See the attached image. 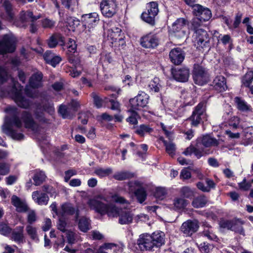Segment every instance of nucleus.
Masks as SVG:
<instances>
[{
  "mask_svg": "<svg viewBox=\"0 0 253 253\" xmlns=\"http://www.w3.org/2000/svg\"><path fill=\"white\" fill-rule=\"evenodd\" d=\"M5 112L8 113L11 117L10 118L7 116L5 117L4 124L2 126V130L13 139L21 140L24 138V135L22 133L18 132L17 130L13 129L14 126L17 128H20L22 126V121L26 128H30L33 130L37 128V125L30 112L23 111L20 119L18 117L19 114L18 110L15 107L9 106L5 109Z\"/></svg>",
  "mask_w": 253,
  "mask_h": 253,
  "instance_id": "1",
  "label": "nucleus"
},
{
  "mask_svg": "<svg viewBox=\"0 0 253 253\" xmlns=\"http://www.w3.org/2000/svg\"><path fill=\"white\" fill-rule=\"evenodd\" d=\"M108 198L103 194H98L89 199L87 205L91 210L101 215L107 214L109 217L119 216V222L121 224H127L132 221V215L126 210L121 211L114 204L107 203Z\"/></svg>",
  "mask_w": 253,
  "mask_h": 253,
  "instance_id": "2",
  "label": "nucleus"
},
{
  "mask_svg": "<svg viewBox=\"0 0 253 253\" xmlns=\"http://www.w3.org/2000/svg\"><path fill=\"white\" fill-rule=\"evenodd\" d=\"M164 234L155 232L152 235L143 234L139 236L137 244L142 251H152L154 248H159L165 244Z\"/></svg>",
  "mask_w": 253,
  "mask_h": 253,
  "instance_id": "3",
  "label": "nucleus"
},
{
  "mask_svg": "<svg viewBox=\"0 0 253 253\" xmlns=\"http://www.w3.org/2000/svg\"><path fill=\"white\" fill-rule=\"evenodd\" d=\"M10 79L12 87L10 90L7 91V94L14 99L18 106L24 109L28 108L31 105V102L22 95V86L14 78H10Z\"/></svg>",
  "mask_w": 253,
  "mask_h": 253,
  "instance_id": "4",
  "label": "nucleus"
},
{
  "mask_svg": "<svg viewBox=\"0 0 253 253\" xmlns=\"http://www.w3.org/2000/svg\"><path fill=\"white\" fill-rule=\"evenodd\" d=\"M201 21L197 17L193 20L192 27L196 34L197 47L199 49L208 48L210 47L209 37L207 32L201 28Z\"/></svg>",
  "mask_w": 253,
  "mask_h": 253,
  "instance_id": "5",
  "label": "nucleus"
},
{
  "mask_svg": "<svg viewBox=\"0 0 253 253\" xmlns=\"http://www.w3.org/2000/svg\"><path fill=\"white\" fill-rule=\"evenodd\" d=\"M39 111H45L50 115H52L54 113L55 109L53 107V104L52 102L49 101V97L47 96L42 97L41 103L37 105L35 114L36 119L41 123L49 124V120L46 119L43 116L42 113L40 114L38 112Z\"/></svg>",
  "mask_w": 253,
  "mask_h": 253,
  "instance_id": "6",
  "label": "nucleus"
},
{
  "mask_svg": "<svg viewBox=\"0 0 253 253\" xmlns=\"http://www.w3.org/2000/svg\"><path fill=\"white\" fill-rule=\"evenodd\" d=\"M16 39L12 35H3L0 41V53L4 54L14 52L16 49Z\"/></svg>",
  "mask_w": 253,
  "mask_h": 253,
  "instance_id": "7",
  "label": "nucleus"
},
{
  "mask_svg": "<svg viewBox=\"0 0 253 253\" xmlns=\"http://www.w3.org/2000/svg\"><path fill=\"white\" fill-rule=\"evenodd\" d=\"M206 102H200L195 107L190 118L192 126H197L203 120L206 119Z\"/></svg>",
  "mask_w": 253,
  "mask_h": 253,
  "instance_id": "8",
  "label": "nucleus"
},
{
  "mask_svg": "<svg viewBox=\"0 0 253 253\" xmlns=\"http://www.w3.org/2000/svg\"><path fill=\"white\" fill-rule=\"evenodd\" d=\"M158 12V3L155 1H152L147 4V11L142 13L141 17L144 21L151 25H154L155 24V17Z\"/></svg>",
  "mask_w": 253,
  "mask_h": 253,
  "instance_id": "9",
  "label": "nucleus"
},
{
  "mask_svg": "<svg viewBox=\"0 0 253 253\" xmlns=\"http://www.w3.org/2000/svg\"><path fill=\"white\" fill-rule=\"evenodd\" d=\"M100 8L104 17L111 18L117 12V2L116 0H102L100 4Z\"/></svg>",
  "mask_w": 253,
  "mask_h": 253,
  "instance_id": "10",
  "label": "nucleus"
},
{
  "mask_svg": "<svg viewBox=\"0 0 253 253\" xmlns=\"http://www.w3.org/2000/svg\"><path fill=\"white\" fill-rule=\"evenodd\" d=\"M81 209L79 206L74 207L70 203H64L60 205V212H58L59 217H65L66 215L75 214V219L77 220L80 217Z\"/></svg>",
  "mask_w": 253,
  "mask_h": 253,
  "instance_id": "11",
  "label": "nucleus"
},
{
  "mask_svg": "<svg viewBox=\"0 0 253 253\" xmlns=\"http://www.w3.org/2000/svg\"><path fill=\"white\" fill-rule=\"evenodd\" d=\"M149 96L144 92H140L133 98L129 100V103L134 114H135V110H138L146 106L148 103Z\"/></svg>",
  "mask_w": 253,
  "mask_h": 253,
  "instance_id": "12",
  "label": "nucleus"
},
{
  "mask_svg": "<svg viewBox=\"0 0 253 253\" xmlns=\"http://www.w3.org/2000/svg\"><path fill=\"white\" fill-rule=\"evenodd\" d=\"M84 25L88 32H91L99 21V15L96 12H92L82 15Z\"/></svg>",
  "mask_w": 253,
  "mask_h": 253,
  "instance_id": "13",
  "label": "nucleus"
},
{
  "mask_svg": "<svg viewBox=\"0 0 253 253\" xmlns=\"http://www.w3.org/2000/svg\"><path fill=\"white\" fill-rule=\"evenodd\" d=\"M40 18V16H34L30 11H22L19 15V20L14 22V24L18 27L26 28L29 21L34 22Z\"/></svg>",
  "mask_w": 253,
  "mask_h": 253,
  "instance_id": "14",
  "label": "nucleus"
},
{
  "mask_svg": "<svg viewBox=\"0 0 253 253\" xmlns=\"http://www.w3.org/2000/svg\"><path fill=\"white\" fill-rule=\"evenodd\" d=\"M208 78V77L205 69L199 64H194L193 79L195 83L202 85L207 82Z\"/></svg>",
  "mask_w": 253,
  "mask_h": 253,
  "instance_id": "15",
  "label": "nucleus"
},
{
  "mask_svg": "<svg viewBox=\"0 0 253 253\" xmlns=\"http://www.w3.org/2000/svg\"><path fill=\"white\" fill-rule=\"evenodd\" d=\"M193 12L201 22L208 21L212 16L211 11L209 8L199 4L194 6Z\"/></svg>",
  "mask_w": 253,
  "mask_h": 253,
  "instance_id": "16",
  "label": "nucleus"
},
{
  "mask_svg": "<svg viewBox=\"0 0 253 253\" xmlns=\"http://www.w3.org/2000/svg\"><path fill=\"white\" fill-rule=\"evenodd\" d=\"M187 24L188 21L185 19L178 18L172 24L171 31L175 36L179 38L184 37L186 34Z\"/></svg>",
  "mask_w": 253,
  "mask_h": 253,
  "instance_id": "17",
  "label": "nucleus"
},
{
  "mask_svg": "<svg viewBox=\"0 0 253 253\" xmlns=\"http://www.w3.org/2000/svg\"><path fill=\"white\" fill-rule=\"evenodd\" d=\"M171 73L173 78L180 82H186L190 76V70L186 67H181L173 69Z\"/></svg>",
  "mask_w": 253,
  "mask_h": 253,
  "instance_id": "18",
  "label": "nucleus"
},
{
  "mask_svg": "<svg viewBox=\"0 0 253 253\" xmlns=\"http://www.w3.org/2000/svg\"><path fill=\"white\" fill-rule=\"evenodd\" d=\"M199 228L197 220H188L183 222L181 226L180 231L186 236H190L196 232Z\"/></svg>",
  "mask_w": 253,
  "mask_h": 253,
  "instance_id": "19",
  "label": "nucleus"
},
{
  "mask_svg": "<svg viewBox=\"0 0 253 253\" xmlns=\"http://www.w3.org/2000/svg\"><path fill=\"white\" fill-rule=\"evenodd\" d=\"M2 6L5 10V13H0V17L3 20L9 22H13L15 21V13L11 2L8 0L3 1Z\"/></svg>",
  "mask_w": 253,
  "mask_h": 253,
  "instance_id": "20",
  "label": "nucleus"
},
{
  "mask_svg": "<svg viewBox=\"0 0 253 253\" xmlns=\"http://www.w3.org/2000/svg\"><path fill=\"white\" fill-rule=\"evenodd\" d=\"M159 44V40L156 35L148 34L141 38V44L145 48H155Z\"/></svg>",
  "mask_w": 253,
  "mask_h": 253,
  "instance_id": "21",
  "label": "nucleus"
},
{
  "mask_svg": "<svg viewBox=\"0 0 253 253\" xmlns=\"http://www.w3.org/2000/svg\"><path fill=\"white\" fill-rule=\"evenodd\" d=\"M171 62L175 65H179L185 58L184 51L180 48H175L171 50L169 54Z\"/></svg>",
  "mask_w": 253,
  "mask_h": 253,
  "instance_id": "22",
  "label": "nucleus"
},
{
  "mask_svg": "<svg viewBox=\"0 0 253 253\" xmlns=\"http://www.w3.org/2000/svg\"><path fill=\"white\" fill-rule=\"evenodd\" d=\"M32 198L34 201L40 205H46L49 201V197L44 193L36 191L32 193Z\"/></svg>",
  "mask_w": 253,
  "mask_h": 253,
  "instance_id": "23",
  "label": "nucleus"
},
{
  "mask_svg": "<svg viewBox=\"0 0 253 253\" xmlns=\"http://www.w3.org/2000/svg\"><path fill=\"white\" fill-rule=\"evenodd\" d=\"M43 75L40 71L34 73L29 80L30 87L33 88H38L42 85Z\"/></svg>",
  "mask_w": 253,
  "mask_h": 253,
  "instance_id": "24",
  "label": "nucleus"
},
{
  "mask_svg": "<svg viewBox=\"0 0 253 253\" xmlns=\"http://www.w3.org/2000/svg\"><path fill=\"white\" fill-rule=\"evenodd\" d=\"M212 85L219 92L224 91L227 88L225 78L222 76L216 77L212 82Z\"/></svg>",
  "mask_w": 253,
  "mask_h": 253,
  "instance_id": "25",
  "label": "nucleus"
},
{
  "mask_svg": "<svg viewBox=\"0 0 253 253\" xmlns=\"http://www.w3.org/2000/svg\"><path fill=\"white\" fill-rule=\"evenodd\" d=\"M121 29L118 27H113L108 29L107 40L112 44L117 42L118 39L121 37Z\"/></svg>",
  "mask_w": 253,
  "mask_h": 253,
  "instance_id": "26",
  "label": "nucleus"
},
{
  "mask_svg": "<svg viewBox=\"0 0 253 253\" xmlns=\"http://www.w3.org/2000/svg\"><path fill=\"white\" fill-rule=\"evenodd\" d=\"M234 101L237 108L240 111L248 112L252 111V108L250 105L243 99L240 97H236Z\"/></svg>",
  "mask_w": 253,
  "mask_h": 253,
  "instance_id": "27",
  "label": "nucleus"
},
{
  "mask_svg": "<svg viewBox=\"0 0 253 253\" xmlns=\"http://www.w3.org/2000/svg\"><path fill=\"white\" fill-rule=\"evenodd\" d=\"M11 203L16 207V211L18 212H25L28 210L27 205L15 195L12 196Z\"/></svg>",
  "mask_w": 253,
  "mask_h": 253,
  "instance_id": "28",
  "label": "nucleus"
},
{
  "mask_svg": "<svg viewBox=\"0 0 253 253\" xmlns=\"http://www.w3.org/2000/svg\"><path fill=\"white\" fill-rule=\"evenodd\" d=\"M23 226L16 227L12 232L11 239L15 242L20 243L23 242Z\"/></svg>",
  "mask_w": 253,
  "mask_h": 253,
  "instance_id": "29",
  "label": "nucleus"
},
{
  "mask_svg": "<svg viewBox=\"0 0 253 253\" xmlns=\"http://www.w3.org/2000/svg\"><path fill=\"white\" fill-rule=\"evenodd\" d=\"M207 202V198L205 195H201L193 199L192 205L195 208H201L204 207Z\"/></svg>",
  "mask_w": 253,
  "mask_h": 253,
  "instance_id": "30",
  "label": "nucleus"
},
{
  "mask_svg": "<svg viewBox=\"0 0 253 253\" xmlns=\"http://www.w3.org/2000/svg\"><path fill=\"white\" fill-rule=\"evenodd\" d=\"M162 87L161 81L157 77H155L148 84L149 91L152 93L159 92Z\"/></svg>",
  "mask_w": 253,
  "mask_h": 253,
  "instance_id": "31",
  "label": "nucleus"
},
{
  "mask_svg": "<svg viewBox=\"0 0 253 253\" xmlns=\"http://www.w3.org/2000/svg\"><path fill=\"white\" fill-rule=\"evenodd\" d=\"M78 226L80 230L84 232H86L90 228V221L85 216L78 218Z\"/></svg>",
  "mask_w": 253,
  "mask_h": 253,
  "instance_id": "32",
  "label": "nucleus"
},
{
  "mask_svg": "<svg viewBox=\"0 0 253 253\" xmlns=\"http://www.w3.org/2000/svg\"><path fill=\"white\" fill-rule=\"evenodd\" d=\"M153 131V129L146 125H141L137 127L135 130V133L141 137L150 134Z\"/></svg>",
  "mask_w": 253,
  "mask_h": 253,
  "instance_id": "33",
  "label": "nucleus"
},
{
  "mask_svg": "<svg viewBox=\"0 0 253 253\" xmlns=\"http://www.w3.org/2000/svg\"><path fill=\"white\" fill-rule=\"evenodd\" d=\"M64 42L63 38L60 34H54L50 37L48 41V45L49 47H55L58 43Z\"/></svg>",
  "mask_w": 253,
  "mask_h": 253,
  "instance_id": "34",
  "label": "nucleus"
},
{
  "mask_svg": "<svg viewBox=\"0 0 253 253\" xmlns=\"http://www.w3.org/2000/svg\"><path fill=\"white\" fill-rule=\"evenodd\" d=\"M244 222L239 219H234V221L233 223L231 230L233 231L236 233L245 235V231L242 227Z\"/></svg>",
  "mask_w": 253,
  "mask_h": 253,
  "instance_id": "35",
  "label": "nucleus"
},
{
  "mask_svg": "<svg viewBox=\"0 0 253 253\" xmlns=\"http://www.w3.org/2000/svg\"><path fill=\"white\" fill-rule=\"evenodd\" d=\"M188 204V201L182 198L177 197L173 200V209L178 210L184 209Z\"/></svg>",
  "mask_w": 253,
  "mask_h": 253,
  "instance_id": "36",
  "label": "nucleus"
},
{
  "mask_svg": "<svg viewBox=\"0 0 253 253\" xmlns=\"http://www.w3.org/2000/svg\"><path fill=\"white\" fill-rule=\"evenodd\" d=\"M201 143L205 147L216 146L218 145V142L216 139L211 138L209 136H203L201 140Z\"/></svg>",
  "mask_w": 253,
  "mask_h": 253,
  "instance_id": "37",
  "label": "nucleus"
},
{
  "mask_svg": "<svg viewBox=\"0 0 253 253\" xmlns=\"http://www.w3.org/2000/svg\"><path fill=\"white\" fill-rule=\"evenodd\" d=\"M33 178L35 185L38 186L41 185L45 180L46 175L43 171L36 170Z\"/></svg>",
  "mask_w": 253,
  "mask_h": 253,
  "instance_id": "38",
  "label": "nucleus"
},
{
  "mask_svg": "<svg viewBox=\"0 0 253 253\" xmlns=\"http://www.w3.org/2000/svg\"><path fill=\"white\" fill-rule=\"evenodd\" d=\"M110 197L112 201L116 203L125 206H127L129 204V202L127 200L117 193L111 194Z\"/></svg>",
  "mask_w": 253,
  "mask_h": 253,
  "instance_id": "39",
  "label": "nucleus"
},
{
  "mask_svg": "<svg viewBox=\"0 0 253 253\" xmlns=\"http://www.w3.org/2000/svg\"><path fill=\"white\" fill-rule=\"evenodd\" d=\"M117 246L115 244L112 243L105 244L98 249L96 253H111L113 250H115Z\"/></svg>",
  "mask_w": 253,
  "mask_h": 253,
  "instance_id": "40",
  "label": "nucleus"
},
{
  "mask_svg": "<svg viewBox=\"0 0 253 253\" xmlns=\"http://www.w3.org/2000/svg\"><path fill=\"white\" fill-rule=\"evenodd\" d=\"M91 96L93 99V103L95 107L97 108H100L103 107L105 102L108 101V98L105 97L104 99L101 98L95 92H92Z\"/></svg>",
  "mask_w": 253,
  "mask_h": 253,
  "instance_id": "41",
  "label": "nucleus"
},
{
  "mask_svg": "<svg viewBox=\"0 0 253 253\" xmlns=\"http://www.w3.org/2000/svg\"><path fill=\"white\" fill-rule=\"evenodd\" d=\"M253 81V71H249L242 79V84L247 87H249Z\"/></svg>",
  "mask_w": 253,
  "mask_h": 253,
  "instance_id": "42",
  "label": "nucleus"
},
{
  "mask_svg": "<svg viewBox=\"0 0 253 253\" xmlns=\"http://www.w3.org/2000/svg\"><path fill=\"white\" fill-rule=\"evenodd\" d=\"M202 234L204 237H207L209 240L216 241L217 236L214 234L212 228L210 226H205L202 232Z\"/></svg>",
  "mask_w": 253,
  "mask_h": 253,
  "instance_id": "43",
  "label": "nucleus"
},
{
  "mask_svg": "<svg viewBox=\"0 0 253 253\" xmlns=\"http://www.w3.org/2000/svg\"><path fill=\"white\" fill-rule=\"evenodd\" d=\"M181 196L186 198H191L194 196V191L188 186L182 187L179 191Z\"/></svg>",
  "mask_w": 253,
  "mask_h": 253,
  "instance_id": "44",
  "label": "nucleus"
},
{
  "mask_svg": "<svg viewBox=\"0 0 253 253\" xmlns=\"http://www.w3.org/2000/svg\"><path fill=\"white\" fill-rule=\"evenodd\" d=\"M113 172L112 169L111 168L107 169H103L101 168H96L94 170V173L100 177H103L108 176Z\"/></svg>",
  "mask_w": 253,
  "mask_h": 253,
  "instance_id": "45",
  "label": "nucleus"
},
{
  "mask_svg": "<svg viewBox=\"0 0 253 253\" xmlns=\"http://www.w3.org/2000/svg\"><path fill=\"white\" fill-rule=\"evenodd\" d=\"M218 43H222L225 45L227 44H232V40L229 35L219 34L217 38Z\"/></svg>",
  "mask_w": 253,
  "mask_h": 253,
  "instance_id": "46",
  "label": "nucleus"
},
{
  "mask_svg": "<svg viewBox=\"0 0 253 253\" xmlns=\"http://www.w3.org/2000/svg\"><path fill=\"white\" fill-rule=\"evenodd\" d=\"M66 26L70 28V30L74 31L76 27L80 24V21L75 17H69L66 19Z\"/></svg>",
  "mask_w": 253,
  "mask_h": 253,
  "instance_id": "47",
  "label": "nucleus"
},
{
  "mask_svg": "<svg viewBox=\"0 0 253 253\" xmlns=\"http://www.w3.org/2000/svg\"><path fill=\"white\" fill-rule=\"evenodd\" d=\"M58 112L64 119L71 118L72 115L70 113V109L68 106L65 105H61L59 107Z\"/></svg>",
  "mask_w": 253,
  "mask_h": 253,
  "instance_id": "48",
  "label": "nucleus"
},
{
  "mask_svg": "<svg viewBox=\"0 0 253 253\" xmlns=\"http://www.w3.org/2000/svg\"><path fill=\"white\" fill-rule=\"evenodd\" d=\"M164 145L166 146V152L171 157L175 155V146L171 142L168 143L166 140L163 138H161Z\"/></svg>",
  "mask_w": 253,
  "mask_h": 253,
  "instance_id": "49",
  "label": "nucleus"
},
{
  "mask_svg": "<svg viewBox=\"0 0 253 253\" xmlns=\"http://www.w3.org/2000/svg\"><path fill=\"white\" fill-rule=\"evenodd\" d=\"M135 195L140 203H142L146 198V191L143 188H138L135 192Z\"/></svg>",
  "mask_w": 253,
  "mask_h": 253,
  "instance_id": "50",
  "label": "nucleus"
},
{
  "mask_svg": "<svg viewBox=\"0 0 253 253\" xmlns=\"http://www.w3.org/2000/svg\"><path fill=\"white\" fill-rule=\"evenodd\" d=\"M167 193L165 188L158 187L155 190L154 196L158 200H162L165 198Z\"/></svg>",
  "mask_w": 253,
  "mask_h": 253,
  "instance_id": "51",
  "label": "nucleus"
},
{
  "mask_svg": "<svg viewBox=\"0 0 253 253\" xmlns=\"http://www.w3.org/2000/svg\"><path fill=\"white\" fill-rule=\"evenodd\" d=\"M26 230L28 235L32 239L38 240L37 229L35 227L28 225L26 226Z\"/></svg>",
  "mask_w": 253,
  "mask_h": 253,
  "instance_id": "52",
  "label": "nucleus"
},
{
  "mask_svg": "<svg viewBox=\"0 0 253 253\" xmlns=\"http://www.w3.org/2000/svg\"><path fill=\"white\" fill-rule=\"evenodd\" d=\"M130 177V174L126 171H120L115 173L113 178L117 180H123Z\"/></svg>",
  "mask_w": 253,
  "mask_h": 253,
  "instance_id": "53",
  "label": "nucleus"
},
{
  "mask_svg": "<svg viewBox=\"0 0 253 253\" xmlns=\"http://www.w3.org/2000/svg\"><path fill=\"white\" fill-rule=\"evenodd\" d=\"M65 233L66 235L68 242L70 244L75 243L77 238V235L74 231L71 230H67Z\"/></svg>",
  "mask_w": 253,
  "mask_h": 253,
  "instance_id": "54",
  "label": "nucleus"
},
{
  "mask_svg": "<svg viewBox=\"0 0 253 253\" xmlns=\"http://www.w3.org/2000/svg\"><path fill=\"white\" fill-rule=\"evenodd\" d=\"M41 24L43 28L51 29L55 26L54 21L48 18H44L41 20Z\"/></svg>",
  "mask_w": 253,
  "mask_h": 253,
  "instance_id": "55",
  "label": "nucleus"
},
{
  "mask_svg": "<svg viewBox=\"0 0 253 253\" xmlns=\"http://www.w3.org/2000/svg\"><path fill=\"white\" fill-rule=\"evenodd\" d=\"M59 219L58 220V222L57 223V228L58 229L60 230L61 231L65 233L67 231V230H68L67 229V222L66 221L63 219L64 217H59Z\"/></svg>",
  "mask_w": 253,
  "mask_h": 253,
  "instance_id": "56",
  "label": "nucleus"
},
{
  "mask_svg": "<svg viewBox=\"0 0 253 253\" xmlns=\"http://www.w3.org/2000/svg\"><path fill=\"white\" fill-rule=\"evenodd\" d=\"M234 221V219L233 220H221L219 222L220 226L223 228H226L231 230L233 223Z\"/></svg>",
  "mask_w": 253,
  "mask_h": 253,
  "instance_id": "57",
  "label": "nucleus"
},
{
  "mask_svg": "<svg viewBox=\"0 0 253 253\" xmlns=\"http://www.w3.org/2000/svg\"><path fill=\"white\" fill-rule=\"evenodd\" d=\"M201 252L205 253H209L212 248V246L210 244L204 242L198 245L197 243Z\"/></svg>",
  "mask_w": 253,
  "mask_h": 253,
  "instance_id": "58",
  "label": "nucleus"
},
{
  "mask_svg": "<svg viewBox=\"0 0 253 253\" xmlns=\"http://www.w3.org/2000/svg\"><path fill=\"white\" fill-rule=\"evenodd\" d=\"M11 232V229L6 224L0 223V233L4 236H7Z\"/></svg>",
  "mask_w": 253,
  "mask_h": 253,
  "instance_id": "59",
  "label": "nucleus"
},
{
  "mask_svg": "<svg viewBox=\"0 0 253 253\" xmlns=\"http://www.w3.org/2000/svg\"><path fill=\"white\" fill-rule=\"evenodd\" d=\"M67 47L68 51L71 53H75L77 49V44L74 40L69 39L67 44Z\"/></svg>",
  "mask_w": 253,
  "mask_h": 253,
  "instance_id": "60",
  "label": "nucleus"
},
{
  "mask_svg": "<svg viewBox=\"0 0 253 253\" xmlns=\"http://www.w3.org/2000/svg\"><path fill=\"white\" fill-rule=\"evenodd\" d=\"M9 76L6 70L0 66V83L2 84L6 81Z\"/></svg>",
  "mask_w": 253,
  "mask_h": 253,
  "instance_id": "61",
  "label": "nucleus"
},
{
  "mask_svg": "<svg viewBox=\"0 0 253 253\" xmlns=\"http://www.w3.org/2000/svg\"><path fill=\"white\" fill-rule=\"evenodd\" d=\"M10 166L4 163L0 164V174L6 175L9 172Z\"/></svg>",
  "mask_w": 253,
  "mask_h": 253,
  "instance_id": "62",
  "label": "nucleus"
},
{
  "mask_svg": "<svg viewBox=\"0 0 253 253\" xmlns=\"http://www.w3.org/2000/svg\"><path fill=\"white\" fill-rule=\"evenodd\" d=\"M240 122V120L239 117L237 116H233L231 118L229 125L233 128L236 129L238 127Z\"/></svg>",
  "mask_w": 253,
  "mask_h": 253,
  "instance_id": "63",
  "label": "nucleus"
},
{
  "mask_svg": "<svg viewBox=\"0 0 253 253\" xmlns=\"http://www.w3.org/2000/svg\"><path fill=\"white\" fill-rule=\"evenodd\" d=\"M239 188L243 191H247L251 187V184L249 182H247L244 179L242 182L238 184Z\"/></svg>",
  "mask_w": 253,
  "mask_h": 253,
  "instance_id": "64",
  "label": "nucleus"
}]
</instances>
